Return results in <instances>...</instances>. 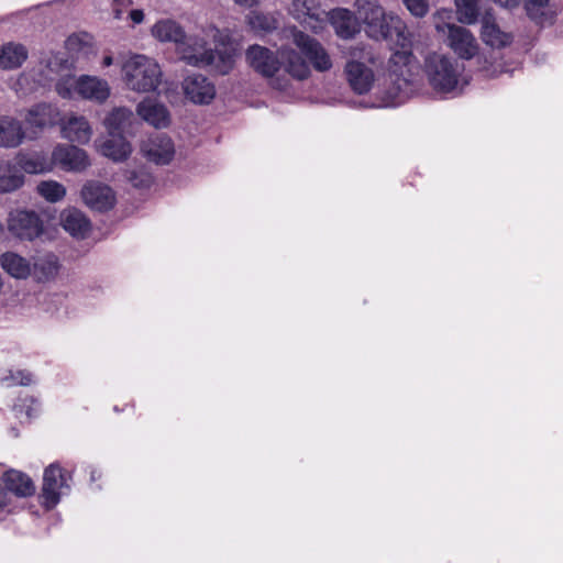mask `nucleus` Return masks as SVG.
Segmentation results:
<instances>
[{
	"mask_svg": "<svg viewBox=\"0 0 563 563\" xmlns=\"http://www.w3.org/2000/svg\"><path fill=\"white\" fill-rule=\"evenodd\" d=\"M354 5L368 37L375 41H395L402 48L410 44L402 20L386 12L377 0H356Z\"/></svg>",
	"mask_w": 563,
	"mask_h": 563,
	"instance_id": "f257e3e1",
	"label": "nucleus"
},
{
	"mask_svg": "<svg viewBox=\"0 0 563 563\" xmlns=\"http://www.w3.org/2000/svg\"><path fill=\"white\" fill-rule=\"evenodd\" d=\"M177 53L188 65L197 67H212L216 71L224 75L233 66V54L227 48L214 51L207 47L203 38L194 35H186L178 44Z\"/></svg>",
	"mask_w": 563,
	"mask_h": 563,
	"instance_id": "f03ea898",
	"label": "nucleus"
},
{
	"mask_svg": "<svg viewBox=\"0 0 563 563\" xmlns=\"http://www.w3.org/2000/svg\"><path fill=\"white\" fill-rule=\"evenodd\" d=\"M126 86L137 92L154 91L161 84L162 70L159 65L144 55H135L123 65Z\"/></svg>",
	"mask_w": 563,
	"mask_h": 563,
	"instance_id": "7ed1b4c3",
	"label": "nucleus"
},
{
	"mask_svg": "<svg viewBox=\"0 0 563 563\" xmlns=\"http://www.w3.org/2000/svg\"><path fill=\"white\" fill-rule=\"evenodd\" d=\"M424 73L434 90L450 92L457 86L461 69L453 58L430 53L424 58Z\"/></svg>",
	"mask_w": 563,
	"mask_h": 563,
	"instance_id": "20e7f679",
	"label": "nucleus"
},
{
	"mask_svg": "<svg viewBox=\"0 0 563 563\" xmlns=\"http://www.w3.org/2000/svg\"><path fill=\"white\" fill-rule=\"evenodd\" d=\"M435 29L445 36L446 45L463 59L473 58L478 52L474 35L464 26L435 22Z\"/></svg>",
	"mask_w": 563,
	"mask_h": 563,
	"instance_id": "39448f33",
	"label": "nucleus"
},
{
	"mask_svg": "<svg viewBox=\"0 0 563 563\" xmlns=\"http://www.w3.org/2000/svg\"><path fill=\"white\" fill-rule=\"evenodd\" d=\"M291 34L294 44L306 55L317 70L327 71L332 67L329 54L317 40L297 29H294Z\"/></svg>",
	"mask_w": 563,
	"mask_h": 563,
	"instance_id": "423d86ee",
	"label": "nucleus"
},
{
	"mask_svg": "<svg viewBox=\"0 0 563 563\" xmlns=\"http://www.w3.org/2000/svg\"><path fill=\"white\" fill-rule=\"evenodd\" d=\"M9 231L24 240H33L37 238L43 230L42 221L34 211L13 210L8 218Z\"/></svg>",
	"mask_w": 563,
	"mask_h": 563,
	"instance_id": "0eeeda50",
	"label": "nucleus"
},
{
	"mask_svg": "<svg viewBox=\"0 0 563 563\" xmlns=\"http://www.w3.org/2000/svg\"><path fill=\"white\" fill-rule=\"evenodd\" d=\"M52 161L68 172L80 173L90 166L88 154L75 145H58L52 153Z\"/></svg>",
	"mask_w": 563,
	"mask_h": 563,
	"instance_id": "6e6552de",
	"label": "nucleus"
},
{
	"mask_svg": "<svg viewBox=\"0 0 563 563\" xmlns=\"http://www.w3.org/2000/svg\"><path fill=\"white\" fill-rule=\"evenodd\" d=\"M183 90L186 98L197 104H208L216 97L214 85L200 74L187 76L183 81Z\"/></svg>",
	"mask_w": 563,
	"mask_h": 563,
	"instance_id": "1a4fd4ad",
	"label": "nucleus"
},
{
	"mask_svg": "<svg viewBox=\"0 0 563 563\" xmlns=\"http://www.w3.org/2000/svg\"><path fill=\"white\" fill-rule=\"evenodd\" d=\"M66 486V477L63 470L55 464L45 468L41 497L47 509L55 507L60 497V489Z\"/></svg>",
	"mask_w": 563,
	"mask_h": 563,
	"instance_id": "9d476101",
	"label": "nucleus"
},
{
	"mask_svg": "<svg viewBox=\"0 0 563 563\" xmlns=\"http://www.w3.org/2000/svg\"><path fill=\"white\" fill-rule=\"evenodd\" d=\"M245 56L249 65L263 77L271 78L280 68V63L274 52L264 46H250Z\"/></svg>",
	"mask_w": 563,
	"mask_h": 563,
	"instance_id": "9b49d317",
	"label": "nucleus"
},
{
	"mask_svg": "<svg viewBox=\"0 0 563 563\" xmlns=\"http://www.w3.org/2000/svg\"><path fill=\"white\" fill-rule=\"evenodd\" d=\"M84 202L91 209L107 211L114 206L113 190L99 181H89L81 189Z\"/></svg>",
	"mask_w": 563,
	"mask_h": 563,
	"instance_id": "f8f14e48",
	"label": "nucleus"
},
{
	"mask_svg": "<svg viewBox=\"0 0 563 563\" xmlns=\"http://www.w3.org/2000/svg\"><path fill=\"white\" fill-rule=\"evenodd\" d=\"M141 152L150 162L158 165H165L172 161L175 154V148L168 136L155 135L148 137L142 143Z\"/></svg>",
	"mask_w": 563,
	"mask_h": 563,
	"instance_id": "ddd939ff",
	"label": "nucleus"
},
{
	"mask_svg": "<svg viewBox=\"0 0 563 563\" xmlns=\"http://www.w3.org/2000/svg\"><path fill=\"white\" fill-rule=\"evenodd\" d=\"M136 113L155 129H166L172 122L167 107L155 99L146 98L141 101L136 107Z\"/></svg>",
	"mask_w": 563,
	"mask_h": 563,
	"instance_id": "4468645a",
	"label": "nucleus"
},
{
	"mask_svg": "<svg viewBox=\"0 0 563 563\" xmlns=\"http://www.w3.org/2000/svg\"><path fill=\"white\" fill-rule=\"evenodd\" d=\"M64 139L79 144H87L92 136V129L84 115L69 114L60 120Z\"/></svg>",
	"mask_w": 563,
	"mask_h": 563,
	"instance_id": "2eb2a0df",
	"label": "nucleus"
},
{
	"mask_svg": "<svg viewBox=\"0 0 563 563\" xmlns=\"http://www.w3.org/2000/svg\"><path fill=\"white\" fill-rule=\"evenodd\" d=\"M76 93L84 99L101 103L109 98L110 87L103 79L82 75L77 78Z\"/></svg>",
	"mask_w": 563,
	"mask_h": 563,
	"instance_id": "dca6fc26",
	"label": "nucleus"
},
{
	"mask_svg": "<svg viewBox=\"0 0 563 563\" xmlns=\"http://www.w3.org/2000/svg\"><path fill=\"white\" fill-rule=\"evenodd\" d=\"M345 74L351 88L358 95L366 93L374 82L373 70L360 62H349Z\"/></svg>",
	"mask_w": 563,
	"mask_h": 563,
	"instance_id": "f3484780",
	"label": "nucleus"
},
{
	"mask_svg": "<svg viewBox=\"0 0 563 563\" xmlns=\"http://www.w3.org/2000/svg\"><path fill=\"white\" fill-rule=\"evenodd\" d=\"M328 21L341 38H352L360 30L357 18L347 9L336 8L331 10Z\"/></svg>",
	"mask_w": 563,
	"mask_h": 563,
	"instance_id": "a211bd4d",
	"label": "nucleus"
},
{
	"mask_svg": "<svg viewBox=\"0 0 563 563\" xmlns=\"http://www.w3.org/2000/svg\"><path fill=\"white\" fill-rule=\"evenodd\" d=\"M58 109L48 103H38L27 110L25 121L30 126L44 129L60 123Z\"/></svg>",
	"mask_w": 563,
	"mask_h": 563,
	"instance_id": "6ab92c4d",
	"label": "nucleus"
},
{
	"mask_svg": "<svg viewBox=\"0 0 563 563\" xmlns=\"http://www.w3.org/2000/svg\"><path fill=\"white\" fill-rule=\"evenodd\" d=\"M25 133L21 122L14 118L0 117V146L18 147L24 140Z\"/></svg>",
	"mask_w": 563,
	"mask_h": 563,
	"instance_id": "aec40b11",
	"label": "nucleus"
},
{
	"mask_svg": "<svg viewBox=\"0 0 563 563\" xmlns=\"http://www.w3.org/2000/svg\"><path fill=\"white\" fill-rule=\"evenodd\" d=\"M482 38L487 45L497 48L511 42V35L499 29L495 16L490 12H486L482 18Z\"/></svg>",
	"mask_w": 563,
	"mask_h": 563,
	"instance_id": "412c9836",
	"label": "nucleus"
},
{
	"mask_svg": "<svg viewBox=\"0 0 563 563\" xmlns=\"http://www.w3.org/2000/svg\"><path fill=\"white\" fill-rule=\"evenodd\" d=\"M5 488L18 497H27L34 494L35 486L32 479L15 470H10L1 477Z\"/></svg>",
	"mask_w": 563,
	"mask_h": 563,
	"instance_id": "4be33fe9",
	"label": "nucleus"
},
{
	"mask_svg": "<svg viewBox=\"0 0 563 563\" xmlns=\"http://www.w3.org/2000/svg\"><path fill=\"white\" fill-rule=\"evenodd\" d=\"M0 266L5 273L16 279H25L32 274L30 262L14 252L1 254Z\"/></svg>",
	"mask_w": 563,
	"mask_h": 563,
	"instance_id": "5701e85b",
	"label": "nucleus"
},
{
	"mask_svg": "<svg viewBox=\"0 0 563 563\" xmlns=\"http://www.w3.org/2000/svg\"><path fill=\"white\" fill-rule=\"evenodd\" d=\"M63 228L73 236L84 239L90 231V222L86 216L77 209L65 210L60 216Z\"/></svg>",
	"mask_w": 563,
	"mask_h": 563,
	"instance_id": "b1692460",
	"label": "nucleus"
},
{
	"mask_svg": "<svg viewBox=\"0 0 563 563\" xmlns=\"http://www.w3.org/2000/svg\"><path fill=\"white\" fill-rule=\"evenodd\" d=\"M27 58V49L20 43L9 42L0 47V69L19 68Z\"/></svg>",
	"mask_w": 563,
	"mask_h": 563,
	"instance_id": "393cba45",
	"label": "nucleus"
},
{
	"mask_svg": "<svg viewBox=\"0 0 563 563\" xmlns=\"http://www.w3.org/2000/svg\"><path fill=\"white\" fill-rule=\"evenodd\" d=\"M135 118L126 107L114 108L104 119V125L110 134H123L130 131Z\"/></svg>",
	"mask_w": 563,
	"mask_h": 563,
	"instance_id": "a878e982",
	"label": "nucleus"
},
{
	"mask_svg": "<svg viewBox=\"0 0 563 563\" xmlns=\"http://www.w3.org/2000/svg\"><path fill=\"white\" fill-rule=\"evenodd\" d=\"M32 273L38 282H47L55 278L59 272L58 258L52 254H44L34 260Z\"/></svg>",
	"mask_w": 563,
	"mask_h": 563,
	"instance_id": "bb28decb",
	"label": "nucleus"
},
{
	"mask_svg": "<svg viewBox=\"0 0 563 563\" xmlns=\"http://www.w3.org/2000/svg\"><path fill=\"white\" fill-rule=\"evenodd\" d=\"M305 4L310 5V8L307 9L308 11H303V14H297L296 19L313 32L322 30L329 19L330 11L321 9L316 0H305Z\"/></svg>",
	"mask_w": 563,
	"mask_h": 563,
	"instance_id": "cd10ccee",
	"label": "nucleus"
},
{
	"mask_svg": "<svg viewBox=\"0 0 563 563\" xmlns=\"http://www.w3.org/2000/svg\"><path fill=\"white\" fill-rule=\"evenodd\" d=\"M15 161L18 168L20 170H24L27 174H42L52 169L51 162L44 154L41 153H19L15 157Z\"/></svg>",
	"mask_w": 563,
	"mask_h": 563,
	"instance_id": "c85d7f7f",
	"label": "nucleus"
},
{
	"mask_svg": "<svg viewBox=\"0 0 563 563\" xmlns=\"http://www.w3.org/2000/svg\"><path fill=\"white\" fill-rule=\"evenodd\" d=\"M24 183V176L16 165L9 162L0 163V192H11Z\"/></svg>",
	"mask_w": 563,
	"mask_h": 563,
	"instance_id": "c756f323",
	"label": "nucleus"
},
{
	"mask_svg": "<svg viewBox=\"0 0 563 563\" xmlns=\"http://www.w3.org/2000/svg\"><path fill=\"white\" fill-rule=\"evenodd\" d=\"M101 145V153L113 159L123 161L131 154V145L121 134H110Z\"/></svg>",
	"mask_w": 563,
	"mask_h": 563,
	"instance_id": "7c9ffc66",
	"label": "nucleus"
},
{
	"mask_svg": "<svg viewBox=\"0 0 563 563\" xmlns=\"http://www.w3.org/2000/svg\"><path fill=\"white\" fill-rule=\"evenodd\" d=\"M153 35L162 42H174L176 47L185 36L183 27L172 20L157 22L152 29Z\"/></svg>",
	"mask_w": 563,
	"mask_h": 563,
	"instance_id": "2f4dec72",
	"label": "nucleus"
},
{
	"mask_svg": "<svg viewBox=\"0 0 563 563\" xmlns=\"http://www.w3.org/2000/svg\"><path fill=\"white\" fill-rule=\"evenodd\" d=\"M37 192L46 200L56 202L65 197L66 188L55 180H46L37 185Z\"/></svg>",
	"mask_w": 563,
	"mask_h": 563,
	"instance_id": "473e14b6",
	"label": "nucleus"
},
{
	"mask_svg": "<svg viewBox=\"0 0 563 563\" xmlns=\"http://www.w3.org/2000/svg\"><path fill=\"white\" fill-rule=\"evenodd\" d=\"M459 20L472 24L477 18V7L474 0H455Z\"/></svg>",
	"mask_w": 563,
	"mask_h": 563,
	"instance_id": "72a5a7b5",
	"label": "nucleus"
},
{
	"mask_svg": "<svg viewBox=\"0 0 563 563\" xmlns=\"http://www.w3.org/2000/svg\"><path fill=\"white\" fill-rule=\"evenodd\" d=\"M287 71L298 79H305L309 74V68L305 60L295 52L288 56Z\"/></svg>",
	"mask_w": 563,
	"mask_h": 563,
	"instance_id": "f704fd0d",
	"label": "nucleus"
},
{
	"mask_svg": "<svg viewBox=\"0 0 563 563\" xmlns=\"http://www.w3.org/2000/svg\"><path fill=\"white\" fill-rule=\"evenodd\" d=\"M249 24L253 30L262 32L276 29L275 20L262 13H252L249 16Z\"/></svg>",
	"mask_w": 563,
	"mask_h": 563,
	"instance_id": "c9c22d12",
	"label": "nucleus"
},
{
	"mask_svg": "<svg viewBox=\"0 0 563 563\" xmlns=\"http://www.w3.org/2000/svg\"><path fill=\"white\" fill-rule=\"evenodd\" d=\"M128 180L136 188H147L153 183V177L144 169L126 172Z\"/></svg>",
	"mask_w": 563,
	"mask_h": 563,
	"instance_id": "e433bc0d",
	"label": "nucleus"
},
{
	"mask_svg": "<svg viewBox=\"0 0 563 563\" xmlns=\"http://www.w3.org/2000/svg\"><path fill=\"white\" fill-rule=\"evenodd\" d=\"M77 79L74 77L62 78L56 84V91L62 98H73L76 93Z\"/></svg>",
	"mask_w": 563,
	"mask_h": 563,
	"instance_id": "4c0bfd02",
	"label": "nucleus"
},
{
	"mask_svg": "<svg viewBox=\"0 0 563 563\" xmlns=\"http://www.w3.org/2000/svg\"><path fill=\"white\" fill-rule=\"evenodd\" d=\"M550 0H527L526 10L529 16L537 22H543L544 13L540 11L548 5Z\"/></svg>",
	"mask_w": 563,
	"mask_h": 563,
	"instance_id": "58836bf2",
	"label": "nucleus"
},
{
	"mask_svg": "<svg viewBox=\"0 0 563 563\" xmlns=\"http://www.w3.org/2000/svg\"><path fill=\"white\" fill-rule=\"evenodd\" d=\"M2 382H8V385H22L27 386L32 383V375L29 372L16 371L15 373L10 372L9 376H4Z\"/></svg>",
	"mask_w": 563,
	"mask_h": 563,
	"instance_id": "ea45409f",
	"label": "nucleus"
},
{
	"mask_svg": "<svg viewBox=\"0 0 563 563\" xmlns=\"http://www.w3.org/2000/svg\"><path fill=\"white\" fill-rule=\"evenodd\" d=\"M402 2L415 16H423L428 12L427 0H402Z\"/></svg>",
	"mask_w": 563,
	"mask_h": 563,
	"instance_id": "a19ab883",
	"label": "nucleus"
},
{
	"mask_svg": "<svg viewBox=\"0 0 563 563\" xmlns=\"http://www.w3.org/2000/svg\"><path fill=\"white\" fill-rule=\"evenodd\" d=\"M11 492H9L2 479L0 478V508L5 507L10 503Z\"/></svg>",
	"mask_w": 563,
	"mask_h": 563,
	"instance_id": "79ce46f5",
	"label": "nucleus"
},
{
	"mask_svg": "<svg viewBox=\"0 0 563 563\" xmlns=\"http://www.w3.org/2000/svg\"><path fill=\"white\" fill-rule=\"evenodd\" d=\"M390 79L391 81H395V84L397 85L398 92L393 97L394 99H396L401 92L406 91V89L409 87V81L406 78H402L401 80H395L393 79V75H390Z\"/></svg>",
	"mask_w": 563,
	"mask_h": 563,
	"instance_id": "37998d69",
	"label": "nucleus"
},
{
	"mask_svg": "<svg viewBox=\"0 0 563 563\" xmlns=\"http://www.w3.org/2000/svg\"><path fill=\"white\" fill-rule=\"evenodd\" d=\"M310 8V5L305 4V0H296L294 1V9L297 14H303V11H308L307 9Z\"/></svg>",
	"mask_w": 563,
	"mask_h": 563,
	"instance_id": "c03bdc74",
	"label": "nucleus"
},
{
	"mask_svg": "<svg viewBox=\"0 0 563 563\" xmlns=\"http://www.w3.org/2000/svg\"><path fill=\"white\" fill-rule=\"evenodd\" d=\"M130 18L134 23L139 24V23L143 22L144 13L142 10H131Z\"/></svg>",
	"mask_w": 563,
	"mask_h": 563,
	"instance_id": "a18cd8bd",
	"label": "nucleus"
},
{
	"mask_svg": "<svg viewBox=\"0 0 563 563\" xmlns=\"http://www.w3.org/2000/svg\"><path fill=\"white\" fill-rule=\"evenodd\" d=\"M409 57H410V54H408L407 52H397V53L394 54L391 60L394 63H397L398 60L407 63Z\"/></svg>",
	"mask_w": 563,
	"mask_h": 563,
	"instance_id": "49530a36",
	"label": "nucleus"
},
{
	"mask_svg": "<svg viewBox=\"0 0 563 563\" xmlns=\"http://www.w3.org/2000/svg\"><path fill=\"white\" fill-rule=\"evenodd\" d=\"M494 1L505 8H515L519 4L520 0H494Z\"/></svg>",
	"mask_w": 563,
	"mask_h": 563,
	"instance_id": "de8ad7c7",
	"label": "nucleus"
},
{
	"mask_svg": "<svg viewBox=\"0 0 563 563\" xmlns=\"http://www.w3.org/2000/svg\"><path fill=\"white\" fill-rule=\"evenodd\" d=\"M236 4L245 7V8H252L255 4H257L258 0H233Z\"/></svg>",
	"mask_w": 563,
	"mask_h": 563,
	"instance_id": "09e8293b",
	"label": "nucleus"
},
{
	"mask_svg": "<svg viewBox=\"0 0 563 563\" xmlns=\"http://www.w3.org/2000/svg\"><path fill=\"white\" fill-rule=\"evenodd\" d=\"M112 64V57L111 56H106L102 60V65L103 66H110Z\"/></svg>",
	"mask_w": 563,
	"mask_h": 563,
	"instance_id": "8fccbe9b",
	"label": "nucleus"
},
{
	"mask_svg": "<svg viewBox=\"0 0 563 563\" xmlns=\"http://www.w3.org/2000/svg\"><path fill=\"white\" fill-rule=\"evenodd\" d=\"M121 13H122L121 10L115 9L114 10V18L115 19H120L121 18Z\"/></svg>",
	"mask_w": 563,
	"mask_h": 563,
	"instance_id": "3c124183",
	"label": "nucleus"
}]
</instances>
